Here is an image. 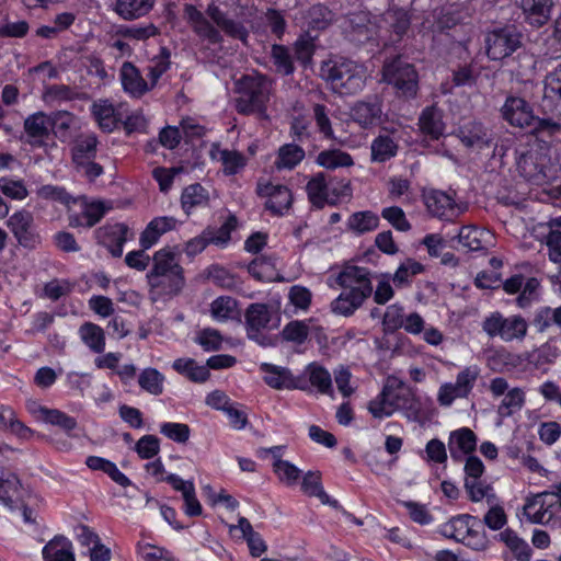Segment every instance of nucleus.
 I'll use <instances>...</instances> for the list:
<instances>
[{"label": "nucleus", "instance_id": "nucleus-40", "mask_svg": "<svg viewBox=\"0 0 561 561\" xmlns=\"http://www.w3.org/2000/svg\"><path fill=\"white\" fill-rule=\"evenodd\" d=\"M172 367L193 382H205L210 376L209 369L198 365L193 358H178L173 362Z\"/></svg>", "mask_w": 561, "mask_h": 561}, {"label": "nucleus", "instance_id": "nucleus-52", "mask_svg": "<svg viewBox=\"0 0 561 561\" xmlns=\"http://www.w3.org/2000/svg\"><path fill=\"white\" fill-rule=\"evenodd\" d=\"M524 403V391L520 388H512L504 394L497 408V413L503 417L511 416L515 412L519 411L523 408Z\"/></svg>", "mask_w": 561, "mask_h": 561}, {"label": "nucleus", "instance_id": "nucleus-25", "mask_svg": "<svg viewBox=\"0 0 561 561\" xmlns=\"http://www.w3.org/2000/svg\"><path fill=\"white\" fill-rule=\"evenodd\" d=\"M206 13L209 19L217 25V27L225 32V34L228 36L240 39L242 42H244L248 37V31L243 24L230 19L214 2L207 7Z\"/></svg>", "mask_w": 561, "mask_h": 561}, {"label": "nucleus", "instance_id": "nucleus-60", "mask_svg": "<svg viewBox=\"0 0 561 561\" xmlns=\"http://www.w3.org/2000/svg\"><path fill=\"white\" fill-rule=\"evenodd\" d=\"M539 287L540 283L536 277L527 278L524 287L516 298L517 306L524 309L530 307L535 301H538L540 296Z\"/></svg>", "mask_w": 561, "mask_h": 561}, {"label": "nucleus", "instance_id": "nucleus-20", "mask_svg": "<svg viewBox=\"0 0 561 561\" xmlns=\"http://www.w3.org/2000/svg\"><path fill=\"white\" fill-rule=\"evenodd\" d=\"M112 207L104 202L85 203L82 211L68 215L69 226L72 228H92L105 216Z\"/></svg>", "mask_w": 561, "mask_h": 561}, {"label": "nucleus", "instance_id": "nucleus-32", "mask_svg": "<svg viewBox=\"0 0 561 561\" xmlns=\"http://www.w3.org/2000/svg\"><path fill=\"white\" fill-rule=\"evenodd\" d=\"M459 243L469 251L485 250L492 240L488 230H481L473 226H465L458 233Z\"/></svg>", "mask_w": 561, "mask_h": 561}, {"label": "nucleus", "instance_id": "nucleus-38", "mask_svg": "<svg viewBox=\"0 0 561 561\" xmlns=\"http://www.w3.org/2000/svg\"><path fill=\"white\" fill-rule=\"evenodd\" d=\"M304 19L308 26L307 31H323L332 24L334 14L328 7L318 3L307 10Z\"/></svg>", "mask_w": 561, "mask_h": 561}, {"label": "nucleus", "instance_id": "nucleus-24", "mask_svg": "<svg viewBox=\"0 0 561 561\" xmlns=\"http://www.w3.org/2000/svg\"><path fill=\"white\" fill-rule=\"evenodd\" d=\"M477 447V436L468 427L453 431L448 439L450 457L460 461L463 456L471 454Z\"/></svg>", "mask_w": 561, "mask_h": 561}, {"label": "nucleus", "instance_id": "nucleus-12", "mask_svg": "<svg viewBox=\"0 0 561 561\" xmlns=\"http://www.w3.org/2000/svg\"><path fill=\"white\" fill-rule=\"evenodd\" d=\"M503 118L512 126L531 128L535 115L530 104L518 96H508L502 106Z\"/></svg>", "mask_w": 561, "mask_h": 561}, {"label": "nucleus", "instance_id": "nucleus-53", "mask_svg": "<svg viewBox=\"0 0 561 561\" xmlns=\"http://www.w3.org/2000/svg\"><path fill=\"white\" fill-rule=\"evenodd\" d=\"M238 302L230 296H220L210 304L211 317L217 321H227L233 317Z\"/></svg>", "mask_w": 561, "mask_h": 561}, {"label": "nucleus", "instance_id": "nucleus-56", "mask_svg": "<svg viewBox=\"0 0 561 561\" xmlns=\"http://www.w3.org/2000/svg\"><path fill=\"white\" fill-rule=\"evenodd\" d=\"M423 271L424 266L420 262L413 259H408L397 268L392 278L393 283L397 286L408 285L413 276L421 274Z\"/></svg>", "mask_w": 561, "mask_h": 561}, {"label": "nucleus", "instance_id": "nucleus-11", "mask_svg": "<svg viewBox=\"0 0 561 561\" xmlns=\"http://www.w3.org/2000/svg\"><path fill=\"white\" fill-rule=\"evenodd\" d=\"M256 192L260 196L266 198L265 208L273 215L282 216L291 206L293 195L285 185L260 181Z\"/></svg>", "mask_w": 561, "mask_h": 561}, {"label": "nucleus", "instance_id": "nucleus-55", "mask_svg": "<svg viewBox=\"0 0 561 561\" xmlns=\"http://www.w3.org/2000/svg\"><path fill=\"white\" fill-rule=\"evenodd\" d=\"M117 34L127 39L144 42L159 35L160 31L153 23H148L145 25L122 26Z\"/></svg>", "mask_w": 561, "mask_h": 561}, {"label": "nucleus", "instance_id": "nucleus-7", "mask_svg": "<svg viewBox=\"0 0 561 561\" xmlns=\"http://www.w3.org/2000/svg\"><path fill=\"white\" fill-rule=\"evenodd\" d=\"M382 79L392 84L405 98H414L417 92V73L413 65L401 57L386 61L382 68Z\"/></svg>", "mask_w": 561, "mask_h": 561}, {"label": "nucleus", "instance_id": "nucleus-36", "mask_svg": "<svg viewBox=\"0 0 561 561\" xmlns=\"http://www.w3.org/2000/svg\"><path fill=\"white\" fill-rule=\"evenodd\" d=\"M79 335L83 344L93 353L101 354L105 350L104 330L92 322H84L79 328Z\"/></svg>", "mask_w": 561, "mask_h": 561}, {"label": "nucleus", "instance_id": "nucleus-48", "mask_svg": "<svg viewBox=\"0 0 561 561\" xmlns=\"http://www.w3.org/2000/svg\"><path fill=\"white\" fill-rule=\"evenodd\" d=\"M316 39L317 35H312L309 31H305L294 43L295 58L305 67L311 64L312 56L316 50Z\"/></svg>", "mask_w": 561, "mask_h": 561}, {"label": "nucleus", "instance_id": "nucleus-15", "mask_svg": "<svg viewBox=\"0 0 561 561\" xmlns=\"http://www.w3.org/2000/svg\"><path fill=\"white\" fill-rule=\"evenodd\" d=\"M424 198L428 213L439 219L453 220L462 213L454 197L443 191L433 190Z\"/></svg>", "mask_w": 561, "mask_h": 561}, {"label": "nucleus", "instance_id": "nucleus-58", "mask_svg": "<svg viewBox=\"0 0 561 561\" xmlns=\"http://www.w3.org/2000/svg\"><path fill=\"white\" fill-rule=\"evenodd\" d=\"M170 53L163 47L159 56L152 59V64L148 66L147 77L150 80L149 87L152 89L161 76L169 69L170 67Z\"/></svg>", "mask_w": 561, "mask_h": 561}, {"label": "nucleus", "instance_id": "nucleus-14", "mask_svg": "<svg viewBox=\"0 0 561 561\" xmlns=\"http://www.w3.org/2000/svg\"><path fill=\"white\" fill-rule=\"evenodd\" d=\"M260 370L264 373V381L274 389H307V383L301 378H296L286 367L262 363Z\"/></svg>", "mask_w": 561, "mask_h": 561}, {"label": "nucleus", "instance_id": "nucleus-45", "mask_svg": "<svg viewBox=\"0 0 561 561\" xmlns=\"http://www.w3.org/2000/svg\"><path fill=\"white\" fill-rule=\"evenodd\" d=\"M164 376L156 368H145L138 376V385L139 387L152 394L160 396L164 390Z\"/></svg>", "mask_w": 561, "mask_h": 561}, {"label": "nucleus", "instance_id": "nucleus-23", "mask_svg": "<svg viewBox=\"0 0 561 561\" xmlns=\"http://www.w3.org/2000/svg\"><path fill=\"white\" fill-rule=\"evenodd\" d=\"M456 136L468 148H483L489 147L491 144L489 130L482 123L477 121H470L459 126Z\"/></svg>", "mask_w": 561, "mask_h": 561}, {"label": "nucleus", "instance_id": "nucleus-41", "mask_svg": "<svg viewBox=\"0 0 561 561\" xmlns=\"http://www.w3.org/2000/svg\"><path fill=\"white\" fill-rule=\"evenodd\" d=\"M317 164L328 170L348 168L354 164L352 156L341 149H327L319 152Z\"/></svg>", "mask_w": 561, "mask_h": 561}, {"label": "nucleus", "instance_id": "nucleus-28", "mask_svg": "<svg viewBox=\"0 0 561 561\" xmlns=\"http://www.w3.org/2000/svg\"><path fill=\"white\" fill-rule=\"evenodd\" d=\"M121 81L125 92L140 98L150 90L149 83L142 78L139 70L131 62H124L121 68Z\"/></svg>", "mask_w": 561, "mask_h": 561}, {"label": "nucleus", "instance_id": "nucleus-61", "mask_svg": "<svg viewBox=\"0 0 561 561\" xmlns=\"http://www.w3.org/2000/svg\"><path fill=\"white\" fill-rule=\"evenodd\" d=\"M480 376V368L477 365L465 367L456 377V386L468 397Z\"/></svg>", "mask_w": 561, "mask_h": 561}, {"label": "nucleus", "instance_id": "nucleus-9", "mask_svg": "<svg viewBox=\"0 0 561 561\" xmlns=\"http://www.w3.org/2000/svg\"><path fill=\"white\" fill-rule=\"evenodd\" d=\"M272 314L271 306L259 302L249 305L244 313L247 336L263 347L275 345L274 339L263 332L268 328Z\"/></svg>", "mask_w": 561, "mask_h": 561}, {"label": "nucleus", "instance_id": "nucleus-37", "mask_svg": "<svg viewBox=\"0 0 561 561\" xmlns=\"http://www.w3.org/2000/svg\"><path fill=\"white\" fill-rule=\"evenodd\" d=\"M546 497H548V494L541 492L527 499L523 510L524 515L531 524L548 525L551 523L548 510H546L545 505H541L543 501H547Z\"/></svg>", "mask_w": 561, "mask_h": 561}, {"label": "nucleus", "instance_id": "nucleus-47", "mask_svg": "<svg viewBox=\"0 0 561 561\" xmlns=\"http://www.w3.org/2000/svg\"><path fill=\"white\" fill-rule=\"evenodd\" d=\"M378 216L370 210L354 213L347 220L348 229L358 234L373 231L378 228Z\"/></svg>", "mask_w": 561, "mask_h": 561}, {"label": "nucleus", "instance_id": "nucleus-2", "mask_svg": "<svg viewBox=\"0 0 561 561\" xmlns=\"http://www.w3.org/2000/svg\"><path fill=\"white\" fill-rule=\"evenodd\" d=\"M368 410L376 419L388 417L394 411L403 410L409 417L416 420L421 414V402L403 381L388 378L382 391L369 402Z\"/></svg>", "mask_w": 561, "mask_h": 561}, {"label": "nucleus", "instance_id": "nucleus-39", "mask_svg": "<svg viewBox=\"0 0 561 561\" xmlns=\"http://www.w3.org/2000/svg\"><path fill=\"white\" fill-rule=\"evenodd\" d=\"M306 191L310 203L318 208H322L329 199L327 175L323 172L317 173L308 181Z\"/></svg>", "mask_w": 561, "mask_h": 561}, {"label": "nucleus", "instance_id": "nucleus-34", "mask_svg": "<svg viewBox=\"0 0 561 561\" xmlns=\"http://www.w3.org/2000/svg\"><path fill=\"white\" fill-rule=\"evenodd\" d=\"M45 561H75L71 542L64 536H56L43 549Z\"/></svg>", "mask_w": 561, "mask_h": 561}, {"label": "nucleus", "instance_id": "nucleus-17", "mask_svg": "<svg viewBox=\"0 0 561 561\" xmlns=\"http://www.w3.org/2000/svg\"><path fill=\"white\" fill-rule=\"evenodd\" d=\"M184 18L193 28L194 33L208 41L210 44H219L222 42L220 31L214 26L195 5L184 4Z\"/></svg>", "mask_w": 561, "mask_h": 561}, {"label": "nucleus", "instance_id": "nucleus-46", "mask_svg": "<svg viewBox=\"0 0 561 561\" xmlns=\"http://www.w3.org/2000/svg\"><path fill=\"white\" fill-rule=\"evenodd\" d=\"M210 153L214 159H218L221 162L224 172L228 175L238 173L245 164L243 156L238 151L221 150L218 147H214Z\"/></svg>", "mask_w": 561, "mask_h": 561}, {"label": "nucleus", "instance_id": "nucleus-57", "mask_svg": "<svg viewBox=\"0 0 561 561\" xmlns=\"http://www.w3.org/2000/svg\"><path fill=\"white\" fill-rule=\"evenodd\" d=\"M309 336V327L306 322L293 320L288 322L282 330V337L287 342L301 345Z\"/></svg>", "mask_w": 561, "mask_h": 561}, {"label": "nucleus", "instance_id": "nucleus-44", "mask_svg": "<svg viewBox=\"0 0 561 561\" xmlns=\"http://www.w3.org/2000/svg\"><path fill=\"white\" fill-rule=\"evenodd\" d=\"M306 374L309 381L318 392L322 394H333V385L331 374L321 365L311 363L306 367Z\"/></svg>", "mask_w": 561, "mask_h": 561}, {"label": "nucleus", "instance_id": "nucleus-50", "mask_svg": "<svg viewBox=\"0 0 561 561\" xmlns=\"http://www.w3.org/2000/svg\"><path fill=\"white\" fill-rule=\"evenodd\" d=\"M501 540L513 552L518 561H528L531 554L529 545L520 539L512 529H505L500 534Z\"/></svg>", "mask_w": 561, "mask_h": 561}, {"label": "nucleus", "instance_id": "nucleus-31", "mask_svg": "<svg viewBox=\"0 0 561 561\" xmlns=\"http://www.w3.org/2000/svg\"><path fill=\"white\" fill-rule=\"evenodd\" d=\"M99 140L94 134L81 135L71 148V159L75 165L96 158Z\"/></svg>", "mask_w": 561, "mask_h": 561}, {"label": "nucleus", "instance_id": "nucleus-3", "mask_svg": "<svg viewBox=\"0 0 561 561\" xmlns=\"http://www.w3.org/2000/svg\"><path fill=\"white\" fill-rule=\"evenodd\" d=\"M320 75L334 92L344 95L358 93L366 83L365 68L346 58L323 61L320 67Z\"/></svg>", "mask_w": 561, "mask_h": 561}, {"label": "nucleus", "instance_id": "nucleus-30", "mask_svg": "<svg viewBox=\"0 0 561 561\" xmlns=\"http://www.w3.org/2000/svg\"><path fill=\"white\" fill-rule=\"evenodd\" d=\"M157 0H116L114 11L124 20L133 21L147 15Z\"/></svg>", "mask_w": 561, "mask_h": 561}, {"label": "nucleus", "instance_id": "nucleus-10", "mask_svg": "<svg viewBox=\"0 0 561 561\" xmlns=\"http://www.w3.org/2000/svg\"><path fill=\"white\" fill-rule=\"evenodd\" d=\"M7 226L18 243L26 249H35L42 243L41 236L35 229L34 217L31 211L22 209L11 215Z\"/></svg>", "mask_w": 561, "mask_h": 561}, {"label": "nucleus", "instance_id": "nucleus-59", "mask_svg": "<svg viewBox=\"0 0 561 561\" xmlns=\"http://www.w3.org/2000/svg\"><path fill=\"white\" fill-rule=\"evenodd\" d=\"M237 227V219L230 216L219 228L207 227L205 232H209V242L216 245H226L230 240L231 231Z\"/></svg>", "mask_w": 561, "mask_h": 561}, {"label": "nucleus", "instance_id": "nucleus-6", "mask_svg": "<svg viewBox=\"0 0 561 561\" xmlns=\"http://www.w3.org/2000/svg\"><path fill=\"white\" fill-rule=\"evenodd\" d=\"M528 323L522 316L504 317L493 312L482 322V330L491 339L500 337L505 342L522 341L527 334Z\"/></svg>", "mask_w": 561, "mask_h": 561}, {"label": "nucleus", "instance_id": "nucleus-63", "mask_svg": "<svg viewBox=\"0 0 561 561\" xmlns=\"http://www.w3.org/2000/svg\"><path fill=\"white\" fill-rule=\"evenodd\" d=\"M160 432L169 439L180 444L186 443L191 434V430L187 424L172 422L161 424Z\"/></svg>", "mask_w": 561, "mask_h": 561}, {"label": "nucleus", "instance_id": "nucleus-1", "mask_svg": "<svg viewBox=\"0 0 561 561\" xmlns=\"http://www.w3.org/2000/svg\"><path fill=\"white\" fill-rule=\"evenodd\" d=\"M369 275V271L365 267L345 266L336 278L343 290L331 302L332 312L344 317L352 316L373 294Z\"/></svg>", "mask_w": 561, "mask_h": 561}, {"label": "nucleus", "instance_id": "nucleus-26", "mask_svg": "<svg viewBox=\"0 0 561 561\" xmlns=\"http://www.w3.org/2000/svg\"><path fill=\"white\" fill-rule=\"evenodd\" d=\"M178 220L171 216L153 218L141 232L139 238L140 247L144 250L150 249L154 245L160 237L176 227Z\"/></svg>", "mask_w": 561, "mask_h": 561}, {"label": "nucleus", "instance_id": "nucleus-16", "mask_svg": "<svg viewBox=\"0 0 561 561\" xmlns=\"http://www.w3.org/2000/svg\"><path fill=\"white\" fill-rule=\"evenodd\" d=\"M516 5L522 10L525 23L539 28L551 19L553 0H516Z\"/></svg>", "mask_w": 561, "mask_h": 561}, {"label": "nucleus", "instance_id": "nucleus-5", "mask_svg": "<svg viewBox=\"0 0 561 561\" xmlns=\"http://www.w3.org/2000/svg\"><path fill=\"white\" fill-rule=\"evenodd\" d=\"M273 82L263 75L244 76L239 81L241 96L236 101V110L240 114H262L270 101Z\"/></svg>", "mask_w": 561, "mask_h": 561}, {"label": "nucleus", "instance_id": "nucleus-62", "mask_svg": "<svg viewBox=\"0 0 561 561\" xmlns=\"http://www.w3.org/2000/svg\"><path fill=\"white\" fill-rule=\"evenodd\" d=\"M479 529L473 526L467 536L463 537L461 543L474 551H484L488 549L490 540L481 524H477Z\"/></svg>", "mask_w": 561, "mask_h": 561}, {"label": "nucleus", "instance_id": "nucleus-54", "mask_svg": "<svg viewBox=\"0 0 561 561\" xmlns=\"http://www.w3.org/2000/svg\"><path fill=\"white\" fill-rule=\"evenodd\" d=\"M271 55L273 64L276 67V71L278 73H282L283 76H289L294 73L295 66L293 62V57L286 46L277 44L273 45Z\"/></svg>", "mask_w": 561, "mask_h": 561}, {"label": "nucleus", "instance_id": "nucleus-42", "mask_svg": "<svg viewBox=\"0 0 561 561\" xmlns=\"http://www.w3.org/2000/svg\"><path fill=\"white\" fill-rule=\"evenodd\" d=\"M20 494V481L14 473L0 468V501L9 507L18 501Z\"/></svg>", "mask_w": 561, "mask_h": 561}, {"label": "nucleus", "instance_id": "nucleus-29", "mask_svg": "<svg viewBox=\"0 0 561 561\" xmlns=\"http://www.w3.org/2000/svg\"><path fill=\"white\" fill-rule=\"evenodd\" d=\"M49 118L55 136L61 141L70 139L73 131L80 128L79 118L68 111L53 112Z\"/></svg>", "mask_w": 561, "mask_h": 561}, {"label": "nucleus", "instance_id": "nucleus-43", "mask_svg": "<svg viewBox=\"0 0 561 561\" xmlns=\"http://www.w3.org/2000/svg\"><path fill=\"white\" fill-rule=\"evenodd\" d=\"M371 161L382 163L393 158L398 152V144L389 135H379L371 145Z\"/></svg>", "mask_w": 561, "mask_h": 561}, {"label": "nucleus", "instance_id": "nucleus-35", "mask_svg": "<svg viewBox=\"0 0 561 561\" xmlns=\"http://www.w3.org/2000/svg\"><path fill=\"white\" fill-rule=\"evenodd\" d=\"M210 201L208 191L199 183L186 186L181 195L183 210L190 215L196 207H206Z\"/></svg>", "mask_w": 561, "mask_h": 561}, {"label": "nucleus", "instance_id": "nucleus-51", "mask_svg": "<svg viewBox=\"0 0 561 561\" xmlns=\"http://www.w3.org/2000/svg\"><path fill=\"white\" fill-rule=\"evenodd\" d=\"M383 16L391 30L399 36L405 34L411 25V16L409 12L398 7L389 8L385 12Z\"/></svg>", "mask_w": 561, "mask_h": 561}, {"label": "nucleus", "instance_id": "nucleus-27", "mask_svg": "<svg viewBox=\"0 0 561 561\" xmlns=\"http://www.w3.org/2000/svg\"><path fill=\"white\" fill-rule=\"evenodd\" d=\"M344 27L352 38L359 43L371 39L374 35V25L368 13L364 11L350 13L345 18Z\"/></svg>", "mask_w": 561, "mask_h": 561}, {"label": "nucleus", "instance_id": "nucleus-22", "mask_svg": "<svg viewBox=\"0 0 561 561\" xmlns=\"http://www.w3.org/2000/svg\"><path fill=\"white\" fill-rule=\"evenodd\" d=\"M381 103L375 98L367 101H358L351 110L352 118L363 128H369L381 122Z\"/></svg>", "mask_w": 561, "mask_h": 561}, {"label": "nucleus", "instance_id": "nucleus-33", "mask_svg": "<svg viewBox=\"0 0 561 561\" xmlns=\"http://www.w3.org/2000/svg\"><path fill=\"white\" fill-rule=\"evenodd\" d=\"M92 114L98 125L104 131H113L119 122L114 105L107 100H99L92 105Z\"/></svg>", "mask_w": 561, "mask_h": 561}, {"label": "nucleus", "instance_id": "nucleus-18", "mask_svg": "<svg viewBox=\"0 0 561 561\" xmlns=\"http://www.w3.org/2000/svg\"><path fill=\"white\" fill-rule=\"evenodd\" d=\"M543 99L541 107L545 113L557 112L561 117V64L551 70L543 81Z\"/></svg>", "mask_w": 561, "mask_h": 561}, {"label": "nucleus", "instance_id": "nucleus-19", "mask_svg": "<svg viewBox=\"0 0 561 561\" xmlns=\"http://www.w3.org/2000/svg\"><path fill=\"white\" fill-rule=\"evenodd\" d=\"M49 115L39 111L28 115L23 123L27 136L26 142L33 147H42L49 135Z\"/></svg>", "mask_w": 561, "mask_h": 561}, {"label": "nucleus", "instance_id": "nucleus-64", "mask_svg": "<svg viewBox=\"0 0 561 561\" xmlns=\"http://www.w3.org/2000/svg\"><path fill=\"white\" fill-rule=\"evenodd\" d=\"M381 216L386 219L394 229L399 231H409L411 225L408 221L404 211L398 206L386 207L381 211Z\"/></svg>", "mask_w": 561, "mask_h": 561}, {"label": "nucleus", "instance_id": "nucleus-8", "mask_svg": "<svg viewBox=\"0 0 561 561\" xmlns=\"http://www.w3.org/2000/svg\"><path fill=\"white\" fill-rule=\"evenodd\" d=\"M523 38V33L515 25L496 28L485 37L486 55L492 60H502L522 47Z\"/></svg>", "mask_w": 561, "mask_h": 561}, {"label": "nucleus", "instance_id": "nucleus-49", "mask_svg": "<svg viewBox=\"0 0 561 561\" xmlns=\"http://www.w3.org/2000/svg\"><path fill=\"white\" fill-rule=\"evenodd\" d=\"M305 158V150L298 145L285 144L278 149L275 161L277 169H294Z\"/></svg>", "mask_w": 561, "mask_h": 561}, {"label": "nucleus", "instance_id": "nucleus-4", "mask_svg": "<svg viewBox=\"0 0 561 561\" xmlns=\"http://www.w3.org/2000/svg\"><path fill=\"white\" fill-rule=\"evenodd\" d=\"M152 268L147 279L152 289H162L167 295H176L184 285L183 268L175 262L170 249L157 251L152 257Z\"/></svg>", "mask_w": 561, "mask_h": 561}, {"label": "nucleus", "instance_id": "nucleus-13", "mask_svg": "<svg viewBox=\"0 0 561 561\" xmlns=\"http://www.w3.org/2000/svg\"><path fill=\"white\" fill-rule=\"evenodd\" d=\"M129 228L122 222L106 224L94 231L98 242L104 245L114 257H121L127 241Z\"/></svg>", "mask_w": 561, "mask_h": 561}, {"label": "nucleus", "instance_id": "nucleus-21", "mask_svg": "<svg viewBox=\"0 0 561 561\" xmlns=\"http://www.w3.org/2000/svg\"><path fill=\"white\" fill-rule=\"evenodd\" d=\"M443 111L434 105L425 107L419 117V128L422 135L431 140H438L445 133Z\"/></svg>", "mask_w": 561, "mask_h": 561}]
</instances>
